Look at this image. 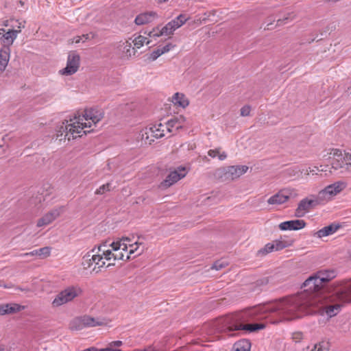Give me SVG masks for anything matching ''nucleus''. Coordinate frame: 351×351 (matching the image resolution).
Instances as JSON below:
<instances>
[{
	"mask_svg": "<svg viewBox=\"0 0 351 351\" xmlns=\"http://www.w3.org/2000/svg\"><path fill=\"white\" fill-rule=\"evenodd\" d=\"M285 298L275 301L272 303L267 304L263 306H258L254 307L249 310H247L244 312L238 313L235 315H232L226 318V322L228 325L227 326V332H230L232 331H237L241 330H248L250 332H254L258 330H262L265 328V324H243L242 322H246L247 318L248 317H254L258 313H265V312H271L276 313L278 316H280L282 319L285 320H293V319H288L281 313L280 311L278 309H272L274 305L282 300Z\"/></svg>",
	"mask_w": 351,
	"mask_h": 351,
	"instance_id": "nucleus-4",
	"label": "nucleus"
},
{
	"mask_svg": "<svg viewBox=\"0 0 351 351\" xmlns=\"http://www.w3.org/2000/svg\"><path fill=\"white\" fill-rule=\"evenodd\" d=\"M272 252H275V250L274 245L271 242L267 243L263 248L260 249L258 251V254L261 256H265L267 254L271 253Z\"/></svg>",
	"mask_w": 351,
	"mask_h": 351,
	"instance_id": "nucleus-35",
	"label": "nucleus"
},
{
	"mask_svg": "<svg viewBox=\"0 0 351 351\" xmlns=\"http://www.w3.org/2000/svg\"><path fill=\"white\" fill-rule=\"evenodd\" d=\"M82 291L77 286H70L61 291L53 299L52 305L58 307L73 300L81 295Z\"/></svg>",
	"mask_w": 351,
	"mask_h": 351,
	"instance_id": "nucleus-6",
	"label": "nucleus"
},
{
	"mask_svg": "<svg viewBox=\"0 0 351 351\" xmlns=\"http://www.w3.org/2000/svg\"><path fill=\"white\" fill-rule=\"evenodd\" d=\"M38 199H39V202H40L42 201V197H40ZM43 200H45V199H44V198H43Z\"/></svg>",
	"mask_w": 351,
	"mask_h": 351,
	"instance_id": "nucleus-53",
	"label": "nucleus"
},
{
	"mask_svg": "<svg viewBox=\"0 0 351 351\" xmlns=\"http://www.w3.org/2000/svg\"><path fill=\"white\" fill-rule=\"evenodd\" d=\"M161 55H162V53L161 52V49L160 47L157 48L156 50L153 51L152 53L150 54V59L152 60H156L158 57H160Z\"/></svg>",
	"mask_w": 351,
	"mask_h": 351,
	"instance_id": "nucleus-40",
	"label": "nucleus"
},
{
	"mask_svg": "<svg viewBox=\"0 0 351 351\" xmlns=\"http://www.w3.org/2000/svg\"><path fill=\"white\" fill-rule=\"evenodd\" d=\"M248 167L246 165L229 166L230 176L231 180L239 178L247 172Z\"/></svg>",
	"mask_w": 351,
	"mask_h": 351,
	"instance_id": "nucleus-25",
	"label": "nucleus"
},
{
	"mask_svg": "<svg viewBox=\"0 0 351 351\" xmlns=\"http://www.w3.org/2000/svg\"><path fill=\"white\" fill-rule=\"evenodd\" d=\"M295 16V14L293 12H287L283 19H279L277 21L278 25H282L284 23H287L291 21H292Z\"/></svg>",
	"mask_w": 351,
	"mask_h": 351,
	"instance_id": "nucleus-36",
	"label": "nucleus"
},
{
	"mask_svg": "<svg viewBox=\"0 0 351 351\" xmlns=\"http://www.w3.org/2000/svg\"><path fill=\"white\" fill-rule=\"evenodd\" d=\"M186 171L184 167H178L177 169L171 171L167 178L160 183V188L165 189L185 177Z\"/></svg>",
	"mask_w": 351,
	"mask_h": 351,
	"instance_id": "nucleus-11",
	"label": "nucleus"
},
{
	"mask_svg": "<svg viewBox=\"0 0 351 351\" xmlns=\"http://www.w3.org/2000/svg\"><path fill=\"white\" fill-rule=\"evenodd\" d=\"M329 349V343L322 341L315 343L311 351H328Z\"/></svg>",
	"mask_w": 351,
	"mask_h": 351,
	"instance_id": "nucleus-33",
	"label": "nucleus"
},
{
	"mask_svg": "<svg viewBox=\"0 0 351 351\" xmlns=\"http://www.w3.org/2000/svg\"><path fill=\"white\" fill-rule=\"evenodd\" d=\"M297 193L294 189H285L270 197L267 200V203L271 205H280L287 202L289 199L295 197Z\"/></svg>",
	"mask_w": 351,
	"mask_h": 351,
	"instance_id": "nucleus-10",
	"label": "nucleus"
},
{
	"mask_svg": "<svg viewBox=\"0 0 351 351\" xmlns=\"http://www.w3.org/2000/svg\"><path fill=\"white\" fill-rule=\"evenodd\" d=\"M339 228V225L332 223L315 232L314 236L319 239L328 237L335 233Z\"/></svg>",
	"mask_w": 351,
	"mask_h": 351,
	"instance_id": "nucleus-22",
	"label": "nucleus"
},
{
	"mask_svg": "<svg viewBox=\"0 0 351 351\" xmlns=\"http://www.w3.org/2000/svg\"><path fill=\"white\" fill-rule=\"evenodd\" d=\"M302 337V333H295L293 335V339L295 341H299Z\"/></svg>",
	"mask_w": 351,
	"mask_h": 351,
	"instance_id": "nucleus-46",
	"label": "nucleus"
},
{
	"mask_svg": "<svg viewBox=\"0 0 351 351\" xmlns=\"http://www.w3.org/2000/svg\"><path fill=\"white\" fill-rule=\"evenodd\" d=\"M227 263L225 261H216L212 267V269H215V270H220L222 268H224L227 266Z\"/></svg>",
	"mask_w": 351,
	"mask_h": 351,
	"instance_id": "nucleus-39",
	"label": "nucleus"
},
{
	"mask_svg": "<svg viewBox=\"0 0 351 351\" xmlns=\"http://www.w3.org/2000/svg\"><path fill=\"white\" fill-rule=\"evenodd\" d=\"M344 150H341L337 148H330L326 149L322 153V158L324 160H329L332 159V162H331L332 168L335 170V164L336 162L342 161L343 155Z\"/></svg>",
	"mask_w": 351,
	"mask_h": 351,
	"instance_id": "nucleus-17",
	"label": "nucleus"
},
{
	"mask_svg": "<svg viewBox=\"0 0 351 351\" xmlns=\"http://www.w3.org/2000/svg\"><path fill=\"white\" fill-rule=\"evenodd\" d=\"M348 254H349V258L351 260V250H350Z\"/></svg>",
	"mask_w": 351,
	"mask_h": 351,
	"instance_id": "nucleus-52",
	"label": "nucleus"
},
{
	"mask_svg": "<svg viewBox=\"0 0 351 351\" xmlns=\"http://www.w3.org/2000/svg\"><path fill=\"white\" fill-rule=\"evenodd\" d=\"M189 18L185 14H180L176 19L171 20L167 23L160 31L159 33H154V36L158 37L160 36H170L173 34L174 32L182 27Z\"/></svg>",
	"mask_w": 351,
	"mask_h": 351,
	"instance_id": "nucleus-8",
	"label": "nucleus"
},
{
	"mask_svg": "<svg viewBox=\"0 0 351 351\" xmlns=\"http://www.w3.org/2000/svg\"><path fill=\"white\" fill-rule=\"evenodd\" d=\"M319 171H324V168H323V166L321 165L319 167H308L306 170V174H309V173H312V174H317L318 172Z\"/></svg>",
	"mask_w": 351,
	"mask_h": 351,
	"instance_id": "nucleus-38",
	"label": "nucleus"
},
{
	"mask_svg": "<svg viewBox=\"0 0 351 351\" xmlns=\"http://www.w3.org/2000/svg\"><path fill=\"white\" fill-rule=\"evenodd\" d=\"M103 117L104 112L101 109H87L82 115L79 114L63 121L58 127L57 138L60 141L63 139L71 141L81 137L83 134L90 132V130L86 129L90 128L93 125H96Z\"/></svg>",
	"mask_w": 351,
	"mask_h": 351,
	"instance_id": "nucleus-3",
	"label": "nucleus"
},
{
	"mask_svg": "<svg viewBox=\"0 0 351 351\" xmlns=\"http://www.w3.org/2000/svg\"><path fill=\"white\" fill-rule=\"evenodd\" d=\"M80 65V56L75 52L69 54L66 66L60 71L62 75H70L75 73Z\"/></svg>",
	"mask_w": 351,
	"mask_h": 351,
	"instance_id": "nucleus-16",
	"label": "nucleus"
},
{
	"mask_svg": "<svg viewBox=\"0 0 351 351\" xmlns=\"http://www.w3.org/2000/svg\"><path fill=\"white\" fill-rule=\"evenodd\" d=\"M337 271L335 269H324L310 276L303 283L304 290L296 295L285 298L276 303L272 309H278L288 319L298 317L305 312L306 306L319 305L322 300L316 298L322 295L321 291L322 283L335 278Z\"/></svg>",
	"mask_w": 351,
	"mask_h": 351,
	"instance_id": "nucleus-1",
	"label": "nucleus"
},
{
	"mask_svg": "<svg viewBox=\"0 0 351 351\" xmlns=\"http://www.w3.org/2000/svg\"><path fill=\"white\" fill-rule=\"evenodd\" d=\"M175 45L171 43H168L166 45L160 47L162 54L169 52L171 49L174 48Z\"/></svg>",
	"mask_w": 351,
	"mask_h": 351,
	"instance_id": "nucleus-43",
	"label": "nucleus"
},
{
	"mask_svg": "<svg viewBox=\"0 0 351 351\" xmlns=\"http://www.w3.org/2000/svg\"><path fill=\"white\" fill-rule=\"evenodd\" d=\"M251 343L247 339H241L234 344V351H250Z\"/></svg>",
	"mask_w": 351,
	"mask_h": 351,
	"instance_id": "nucleus-30",
	"label": "nucleus"
},
{
	"mask_svg": "<svg viewBox=\"0 0 351 351\" xmlns=\"http://www.w3.org/2000/svg\"><path fill=\"white\" fill-rule=\"evenodd\" d=\"M172 102L180 107L185 108L186 107L189 102L187 98L184 95L179 93H176L172 97Z\"/></svg>",
	"mask_w": 351,
	"mask_h": 351,
	"instance_id": "nucleus-29",
	"label": "nucleus"
},
{
	"mask_svg": "<svg viewBox=\"0 0 351 351\" xmlns=\"http://www.w3.org/2000/svg\"><path fill=\"white\" fill-rule=\"evenodd\" d=\"M22 27H24V25H22L21 23H19V25H18L17 29H9L8 31H5L4 29H0V31L3 32V34L0 37V41L3 45L2 47H7L10 48V46L16 40L18 34L21 32V29Z\"/></svg>",
	"mask_w": 351,
	"mask_h": 351,
	"instance_id": "nucleus-15",
	"label": "nucleus"
},
{
	"mask_svg": "<svg viewBox=\"0 0 351 351\" xmlns=\"http://www.w3.org/2000/svg\"><path fill=\"white\" fill-rule=\"evenodd\" d=\"M166 133H168L167 132V126H165V124L159 123L146 128L145 134L147 135V138L149 137L160 138L165 136Z\"/></svg>",
	"mask_w": 351,
	"mask_h": 351,
	"instance_id": "nucleus-18",
	"label": "nucleus"
},
{
	"mask_svg": "<svg viewBox=\"0 0 351 351\" xmlns=\"http://www.w3.org/2000/svg\"><path fill=\"white\" fill-rule=\"evenodd\" d=\"M111 190V184L106 183L101 186L99 189H97L95 191V194L97 195H103L107 191H110Z\"/></svg>",
	"mask_w": 351,
	"mask_h": 351,
	"instance_id": "nucleus-37",
	"label": "nucleus"
},
{
	"mask_svg": "<svg viewBox=\"0 0 351 351\" xmlns=\"http://www.w3.org/2000/svg\"><path fill=\"white\" fill-rule=\"evenodd\" d=\"M102 324V322H99L88 315H84L72 319L70 322L69 328L71 330H81L85 328L95 327Z\"/></svg>",
	"mask_w": 351,
	"mask_h": 351,
	"instance_id": "nucleus-9",
	"label": "nucleus"
},
{
	"mask_svg": "<svg viewBox=\"0 0 351 351\" xmlns=\"http://www.w3.org/2000/svg\"><path fill=\"white\" fill-rule=\"evenodd\" d=\"M0 287L9 289L12 287V285H6L3 281L0 280Z\"/></svg>",
	"mask_w": 351,
	"mask_h": 351,
	"instance_id": "nucleus-48",
	"label": "nucleus"
},
{
	"mask_svg": "<svg viewBox=\"0 0 351 351\" xmlns=\"http://www.w3.org/2000/svg\"><path fill=\"white\" fill-rule=\"evenodd\" d=\"M90 38L89 34H83L82 36H76L73 38V43H79L80 42L82 41L84 42L85 40Z\"/></svg>",
	"mask_w": 351,
	"mask_h": 351,
	"instance_id": "nucleus-41",
	"label": "nucleus"
},
{
	"mask_svg": "<svg viewBox=\"0 0 351 351\" xmlns=\"http://www.w3.org/2000/svg\"><path fill=\"white\" fill-rule=\"evenodd\" d=\"M3 350H4V349L3 348L0 347V351H3Z\"/></svg>",
	"mask_w": 351,
	"mask_h": 351,
	"instance_id": "nucleus-54",
	"label": "nucleus"
},
{
	"mask_svg": "<svg viewBox=\"0 0 351 351\" xmlns=\"http://www.w3.org/2000/svg\"><path fill=\"white\" fill-rule=\"evenodd\" d=\"M208 155L213 158L217 157L219 160H224L227 158V154L222 152L221 147L210 149L208 152Z\"/></svg>",
	"mask_w": 351,
	"mask_h": 351,
	"instance_id": "nucleus-31",
	"label": "nucleus"
},
{
	"mask_svg": "<svg viewBox=\"0 0 351 351\" xmlns=\"http://www.w3.org/2000/svg\"><path fill=\"white\" fill-rule=\"evenodd\" d=\"M114 265V263H109L107 265V266H106V267H109V266H110V265Z\"/></svg>",
	"mask_w": 351,
	"mask_h": 351,
	"instance_id": "nucleus-51",
	"label": "nucleus"
},
{
	"mask_svg": "<svg viewBox=\"0 0 351 351\" xmlns=\"http://www.w3.org/2000/svg\"><path fill=\"white\" fill-rule=\"evenodd\" d=\"M250 111H251V108L250 106H247V105L244 106L241 109V115L243 117L248 116V115H250Z\"/></svg>",
	"mask_w": 351,
	"mask_h": 351,
	"instance_id": "nucleus-42",
	"label": "nucleus"
},
{
	"mask_svg": "<svg viewBox=\"0 0 351 351\" xmlns=\"http://www.w3.org/2000/svg\"><path fill=\"white\" fill-rule=\"evenodd\" d=\"M7 149V145L3 138H0V154L4 153Z\"/></svg>",
	"mask_w": 351,
	"mask_h": 351,
	"instance_id": "nucleus-44",
	"label": "nucleus"
},
{
	"mask_svg": "<svg viewBox=\"0 0 351 351\" xmlns=\"http://www.w3.org/2000/svg\"><path fill=\"white\" fill-rule=\"evenodd\" d=\"M158 14L156 12H146L137 15L134 19V23L136 25H143L153 22L158 18Z\"/></svg>",
	"mask_w": 351,
	"mask_h": 351,
	"instance_id": "nucleus-20",
	"label": "nucleus"
},
{
	"mask_svg": "<svg viewBox=\"0 0 351 351\" xmlns=\"http://www.w3.org/2000/svg\"><path fill=\"white\" fill-rule=\"evenodd\" d=\"M316 298L317 299L320 298L322 300L319 305H315V306H313V305L312 306L309 305L306 306V309H304L305 312H304V314L298 317H295L293 319H298L306 315L313 314L317 312H319L322 314L326 313L328 317H332L337 315L340 312L342 304L339 303L328 304L326 296L324 295L323 294L320 295V296L318 297L316 296Z\"/></svg>",
	"mask_w": 351,
	"mask_h": 351,
	"instance_id": "nucleus-5",
	"label": "nucleus"
},
{
	"mask_svg": "<svg viewBox=\"0 0 351 351\" xmlns=\"http://www.w3.org/2000/svg\"><path fill=\"white\" fill-rule=\"evenodd\" d=\"M64 210V208L63 206L53 208L38 220L36 224L37 227L41 228L49 225L59 217L61 214L63 213Z\"/></svg>",
	"mask_w": 351,
	"mask_h": 351,
	"instance_id": "nucleus-13",
	"label": "nucleus"
},
{
	"mask_svg": "<svg viewBox=\"0 0 351 351\" xmlns=\"http://www.w3.org/2000/svg\"><path fill=\"white\" fill-rule=\"evenodd\" d=\"M11 49L7 47H1L0 49V71L5 70L10 60Z\"/></svg>",
	"mask_w": 351,
	"mask_h": 351,
	"instance_id": "nucleus-23",
	"label": "nucleus"
},
{
	"mask_svg": "<svg viewBox=\"0 0 351 351\" xmlns=\"http://www.w3.org/2000/svg\"><path fill=\"white\" fill-rule=\"evenodd\" d=\"M154 33H156V32H155V30H154L153 32H152L150 33L149 36H152H152H154Z\"/></svg>",
	"mask_w": 351,
	"mask_h": 351,
	"instance_id": "nucleus-50",
	"label": "nucleus"
},
{
	"mask_svg": "<svg viewBox=\"0 0 351 351\" xmlns=\"http://www.w3.org/2000/svg\"><path fill=\"white\" fill-rule=\"evenodd\" d=\"M345 188V184L343 182H336L325 187L317 194L318 201L322 204L331 200L335 195L339 193Z\"/></svg>",
	"mask_w": 351,
	"mask_h": 351,
	"instance_id": "nucleus-7",
	"label": "nucleus"
},
{
	"mask_svg": "<svg viewBox=\"0 0 351 351\" xmlns=\"http://www.w3.org/2000/svg\"><path fill=\"white\" fill-rule=\"evenodd\" d=\"M123 345V342L121 341H114L109 343V346L113 347H119Z\"/></svg>",
	"mask_w": 351,
	"mask_h": 351,
	"instance_id": "nucleus-45",
	"label": "nucleus"
},
{
	"mask_svg": "<svg viewBox=\"0 0 351 351\" xmlns=\"http://www.w3.org/2000/svg\"><path fill=\"white\" fill-rule=\"evenodd\" d=\"M134 237H123L110 244V250L105 249V245L93 247L82 258V265L86 269H90L95 274L99 273L101 269L106 265V261L130 259L132 255L134 257L142 254L145 250V245Z\"/></svg>",
	"mask_w": 351,
	"mask_h": 351,
	"instance_id": "nucleus-2",
	"label": "nucleus"
},
{
	"mask_svg": "<svg viewBox=\"0 0 351 351\" xmlns=\"http://www.w3.org/2000/svg\"><path fill=\"white\" fill-rule=\"evenodd\" d=\"M184 121L185 118L182 116L170 119L165 124L167 126V132L172 133L174 130H178L183 127Z\"/></svg>",
	"mask_w": 351,
	"mask_h": 351,
	"instance_id": "nucleus-21",
	"label": "nucleus"
},
{
	"mask_svg": "<svg viewBox=\"0 0 351 351\" xmlns=\"http://www.w3.org/2000/svg\"><path fill=\"white\" fill-rule=\"evenodd\" d=\"M158 3H165L166 1H167L168 0H156Z\"/></svg>",
	"mask_w": 351,
	"mask_h": 351,
	"instance_id": "nucleus-49",
	"label": "nucleus"
},
{
	"mask_svg": "<svg viewBox=\"0 0 351 351\" xmlns=\"http://www.w3.org/2000/svg\"><path fill=\"white\" fill-rule=\"evenodd\" d=\"M122 58L128 59L136 53L135 47L129 42H125L121 45Z\"/></svg>",
	"mask_w": 351,
	"mask_h": 351,
	"instance_id": "nucleus-27",
	"label": "nucleus"
},
{
	"mask_svg": "<svg viewBox=\"0 0 351 351\" xmlns=\"http://www.w3.org/2000/svg\"><path fill=\"white\" fill-rule=\"evenodd\" d=\"M306 222L302 219H295L282 222L279 224L281 230H299L304 228Z\"/></svg>",
	"mask_w": 351,
	"mask_h": 351,
	"instance_id": "nucleus-19",
	"label": "nucleus"
},
{
	"mask_svg": "<svg viewBox=\"0 0 351 351\" xmlns=\"http://www.w3.org/2000/svg\"><path fill=\"white\" fill-rule=\"evenodd\" d=\"M229 167H219L215 170L213 176L221 182L231 181Z\"/></svg>",
	"mask_w": 351,
	"mask_h": 351,
	"instance_id": "nucleus-24",
	"label": "nucleus"
},
{
	"mask_svg": "<svg viewBox=\"0 0 351 351\" xmlns=\"http://www.w3.org/2000/svg\"><path fill=\"white\" fill-rule=\"evenodd\" d=\"M274 245L275 251L281 250L285 247H287L291 245V243L288 241H284L282 239L275 240L272 241Z\"/></svg>",
	"mask_w": 351,
	"mask_h": 351,
	"instance_id": "nucleus-32",
	"label": "nucleus"
},
{
	"mask_svg": "<svg viewBox=\"0 0 351 351\" xmlns=\"http://www.w3.org/2000/svg\"><path fill=\"white\" fill-rule=\"evenodd\" d=\"M132 43L134 46V47L140 49L144 45V43H146L147 44H149V41L148 40L147 38L140 35L136 37L133 40Z\"/></svg>",
	"mask_w": 351,
	"mask_h": 351,
	"instance_id": "nucleus-34",
	"label": "nucleus"
},
{
	"mask_svg": "<svg viewBox=\"0 0 351 351\" xmlns=\"http://www.w3.org/2000/svg\"><path fill=\"white\" fill-rule=\"evenodd\" d=\"M82 351H101V349H98V348H95V347H91V348L85 349V350H84Z\"/></svg>",
	"mask_w": 351,
	"mask_h": 351,
	"instance_id": "nucleus-47",
	"label": "nucleus"
},
{
	"mask_svg": "<svg viewBox=\"0 0 351 351\" xmlns=\"http://www.w3.org/2000/svg\"><path fill=\"white\" fill-rule=\"evenodd\" d=\"M318 204H322L319 201H318L317 196L315 199H309L308 197L302 199L298 206V208L295 209V215L297 217H302L307 213H308L311 208H314Z\"/></svg>",
	"mask_w": 351,
	"mask_h": 351,
	"instance_id": "nucleus-12",
	"label": "nucleus"
},
{
	"mask_svg": "<svg viewBox=\"0 0 351 351\" xmlns=\"http://www.w3.org/2000/svg\"><path fill=\"white\" fill-rule=\"evenodd\" d=\"M21 306L16 304H7L0 305V315L12 313L21 311Z\"/></svg>",
	"mask_w": 351,
	"mask_h": 351,
	"instance_id": "nucleus-28",
	"label": "nucleus"
},
{
	"mask_svg": "<svg viewBox=\"0 0 351 351\" xmlns=\"http://www.w3.org/2000/svg\"><path fill=\"white\" fill-rule=\"evenodd\" d=\"M335 171L342 175L351 176V151L344 150L342 161L335 164Z\"/></svg>",
	"mask_w": 351,
	"mask_h": 351,
	"instance_id": "nucleus-14",
	"label": "nucleus"
},
{
	"mask_svg": "<svg viewBox=\"0 0 351 351\" xmlns=\"http://www.w3.org/2000/svg\"><path fill=\"white\" fill-rule=\"evenodd\" d=\"M51 248L50 247H44L32 252L25 253L23 256H38L40 258H45L50 256Z\"/></svg>",
	"mask_w": 351,
	"mask_h": 351,
	"instance_id": "nucleus-26",
	"label": "nucleus"
}]
</instances>
